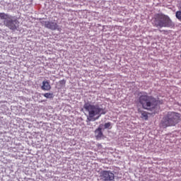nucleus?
Wrapping results in <instances>:
<instances>
[{
  "label": "nucleus",
  "instance_id": "9b49d317",
  "mask_svg": "<svg viewBox=\"0 0 181 181\" xmlns=\"http://www.w3.org/2000/svg\"><path fill=\"white\" fill-rule=\"evenodd\" d=\"M42 95L45 97V98H53L54 97L53 93H44L42 94Z\"/></svg>",
  "mask_w": 181,
  "mask_h": 181
},
{
  "label": "nucleus",
  "instance_id": "39448f33",
  "mask_svg": "<svg viewBox=\"0 0 181 181\" xmlns=\"http://www.w3.org/2000/svg\"><path fill=\"white\" fill-rule=\"evenodd\" d=\"M0 19L4 21V26L11 29V30H16L19 26V21L9 14L0 13Z\"/></svg>",
  "mask_w": 181,
  "mask_h": 181
},
{
  "label": "nucleus",
  "instance_id": "6e6552de",
  "mask_svg": "<svg viewBox=\"0 0 181 181\" xmlns=\"http://www.w3.org/2000/svg\"><path fill=\"white\" fill-rule=\"evenodd\" d=\"M103 124H100L98 128L95 130V135L97 139H100L104 136V134L103 133Z\"/></svg>",
  "mask_w": 181,
  "mask_h": 181
},
{
  "label": "nucleus",
  "instance_id": "0eeeda50",
  "mask_svg": "<svg viewBox=\"0 0 181 181\" xmlns=\"http://www.w3.org/2000/svg\"><path fill=\"white\" fill-rule=\"evenodd\" d=\"M41 23L44 25L45 28H47V29H50L51 30H56V29L59 28L57 23L54 22L42 21Z\"/></svg>",
  "mask_w": 181,
  "mask_h": 181
},
{
  "label": "nucleus",
  "instance_id": "f03ea898",
  "mask_svg": "<svg viewBox=\"0 0 181 181\" xmlns=\"http://www.w3.org/2000/svg\"><path fill=\"white\" fill-rule=\"evenodd\" d=\"M139 103L142 109L147 111H155L158 107V100L152 95H148V93L141 95L139 97Z\"/></svg>",
  "mask_w": 181,
  "mask_h": 181
},
{
  "label": "nucleus",
  "instance_id": "f257e3e1",
  "mask_svg": "<svg viewBox=\"0 0 181 181\" xmlns=\"http://www.w3.org/2000/svg\"><path fill=\"white\" fill-rule=\"evenodd\" d=\"M83 108L88 114L87 116L86 122L97 121V119H98L101 115H105L107 114V110L103 108V106L100 105L85 103Z\"/></svg>",
  "mask_w": 181,
  "mask_h": 181
},
{
  "label": "nucleus",
  "instance_id": "20e7f679",
  "mask_svg": "<svg viewBox=\"0 0 181 181\" xmlns=\"http://www.w3.org/2000/svg\"><path fill=\"white\" fill-rule=\"evenodd\" d=\"M153 24L156 28H173L175 26L170 18L163 13L156 14Z\"/></svg>",
  "mask_w": 181,
  "mask_h": 181
},
{
  "label": "nucleus",
  "instance_id": "f8f14e48",
  "mask_svg": "<svg viewBox=\"0 0 181 181\" xmlns=\"http://www.w3.org/2000/svg\"><path fill=\"white\" fill-rule=\"evenodd\" d=\"M105 129H111L112 127L111 126V122H108L107 123H105L104 124Z\"/></svg>",
  "mask_w": 181,
  "mask_h": 181
},
{
  "label": "nucleus",
  "instance_id": "1a4fd4ad",
  "mask_svg": "<svg viewBox=\"0 0 181 181\" xmlns=\"http://www.w3.org/2000/svg\"><path fill=\"white\" fill-rule=\"evenodd\" d=\"M51 89L52 86H50L49 81H43L42 86H41V90H43V91H50Z\"/></svg>",
  "mask_w": 181,
  "mask_h": 181
},
{
  "label": "nucleus",
  "instance_id": "9d476101",
  "mask_svg": "<svg viewBox=\"0 0 181 181\" xmlns=\"http://www.w3.org/2000/svg\"><path fill=\"white\" fill-rule=\"evenodd\" d=\"M138 112L139 114L141 115V119H144V121H148V115H149V113L148 112L142 110L141 109H138Z\"/></svg>",
  "mask_w": 181,
  "mask_h": 181
},
{
  "label": "nucleus",
  "instance_id": "4468645a",
  "mask_svg": "<svg viewBox=\"0 0 181 181\" xmlns=\"http://www.w3.org/2000/svg\"><path fill=\"white\" fill-rule=\"evenodd\" d=\"M59 84H61V86H64L66 84V80L63 79L59 81Z\"/></svg>",
  "mask_w": 181,
  "mask_h": 181
},
{
  "label": "nucleus",
  "instance_id": "ddd939ff",
  "mask_svg": "<svg viewBox=\"0 0 181 181\" xmlns=\"http://www.w3.org/2000/svg\"><path fill=\"white\" fill-rule=\"evenodd\" d=\"M175 16L178 21H181V11H178L175 13Z\"/></svg>",
  "mask_w": 181,
  "mask_h": 181
},
{
  "label": "nucleus",
  "instance_id": "423d86ee",
  "mask_svg": "<svg viewBox=\"0 0 181 181\" xmlns=\"http://www.w3.org/2000/svg\"><path fill=\"white\" fill-rule=\"evenodd\" d=\"M100 178L103 181H112L115 179V175L110 170H103L100 173Z\"/></svg>",
  "mask_w": 181,
  "mask_h": 181
},
{
  "label": "nucleus",
  "instance_id": "7ed1b4c3",
  "mask_svg": "<svg viewBox=\"0 0 181 181\" xmlns=\"http://www.w3.org/2000/svg\"><path fill=\"white\" fill-rule=\"evenodd\" d=\"M180 113L176 112H168L162 119L160 122L161 128H168V127H175L180 122Z\"/></svg>",
  "mask_w": 181,
  "mask_h": 181
}]
</instances>
